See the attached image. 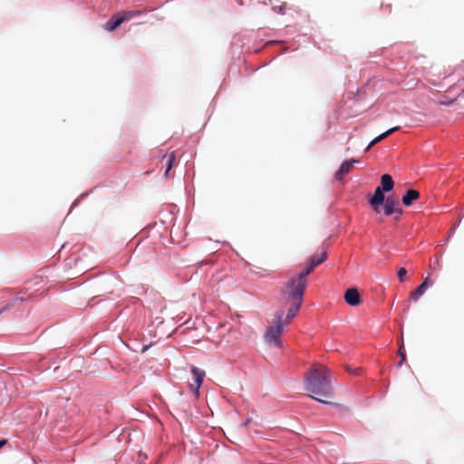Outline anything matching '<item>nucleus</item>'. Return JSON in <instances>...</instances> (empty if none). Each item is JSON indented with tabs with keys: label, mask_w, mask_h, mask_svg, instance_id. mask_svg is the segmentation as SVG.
I'll return each instance as SVG.
<instances>
[{
	"label": "nucleus",
	"mask_w": 464,
	"mask_h": 464,
	"mask_svg": "<svg viewBox=\"0 0 464 464\" xmlns=\"http://www.w3.org/2000/svg\"><path fill=\"white\" fill-rule=\"evenodd\" d=\"M304 390L314 400L324 403L331 404L328 399L334 396L332 386V374L329 369L324 365H314L305 373Z\"/></svg>",
	"instance_id": "1"
},
{
	"label": "nucleus",
	"mask_w": 464,
	"mask_h": 464,
	"mask_svg": "<svg viewBox=\"0 0 464 464\" xmlns=\"http://www.w3.org/2000/svg\"><path fill=\"white\" fill-rule=\"evenodd\" d=\"M307 285V276L304 272L290 277L282 287V306L286 312V324L297 314L304 300V294Z\"/></svg>",
	"instance_id": "2"
},
{
	"label": "nucleus",
	"mask_w": 464,
	"mask_h": 464,
	"mask_svg": "<svg viewBox=\"0 0 464 464\" xmlns=\"http://www.w3.org/2000/svg\"><path fill=\"white\" fill-rule=\"evenodd\" d=\"M285 309L279 308L274 314L269 325L265 332L264 340L270 345L276 348L282 347L281 335L285 327L289 324H286V316L284 318Z\"/></svg>",
	"instance_id": "3"
},
{
	"label": "nucleus",
	"mask_w": 464,
	"mask_h": 464,
	"mask_svg": "<svg viewBox=\"0 0 464 464\" xmlns=\"http://www.w3.org/2000/svg\"><path fill=\"white\" fill-rule=\"evenodd\" d=\"M191 381H188V386L196 398L199 397V388L202 385L206 372L194 365L190 366Z\"/></svg>",
	"instance_id": "4"
},
{
	"label": "nucleus",
	"mask_w": 464,
	"mask_h": 464,
	"mask_svg": "<svg viewBox=\"0 0 464 464\" xmlns=\"http://www.w3.org/2000/svg\"><path fill=\"white\" fill-rule=\"evenodd\" d=\"M383 213L386 216L394 215V219H398L401 215L399 208V202L392 197H388L383 202Z\"/></svg>",
	"instance_id": "5"
},
{
	"label": "nucleus",
	"mask_w": 464,
	"mask_h": 464,
	"mask_svg": "<svg viewBox=\"0 0 464 464\" xmlns=\"http://www.w3.org/2000/svg\"><path fill=\"white\" fill-rule=\"evenodd\" d=\"M326 257L327 254L325 251L321 252L319 255L312 256L309 259V263L302 272H304L308 276L317 266L326 260Z\"/></svg>",
	"instance_id": "6"
},
{
	"label": "nucleus",
	"mask_w": 464,
	"mask_h": 464,
	"mask_svg": "<svg viewBox=\"0 0 464 464\" xmlns=\"http://www.w3.org/2000/svg\"><path fill=\"white\" fill-rule=\"evenodd\" d=\"M385 200V197L383 194V190L381 187H377L373 196L370 199V205L373 208V210L377 213H380L381 206L383 204Z\"/></svg>",
	"instance_id": "7"
},
{
	"label": "nucleus",
	"mask_w": 464,
	"mask_h": 464,
	"mask_svg": "<svg viewBox=\"0 0 464 464\" xmlns=\"http://www.w3.org/2000/svg\"><path fill=\"white\" fill-rule=\"evenodd\" d=\"M344 300L351 306H357L361 304V297L356 288H349L344 293Z\"/></svg>",
	"instance_id": "8"
},
{
	"label": "nucleus",
	"mask_w": 464,
	"mask_h": 464,
	"mask_svg": "<svg viewBox=\"0 0 464 464\" xmlns=\"http://www.w3.org/2000/svg\"><path fill=\"white\" fill-rule=\"evenodd\" d=\"M357 160L352 159L350 160H345L341 164L340 169L336 171L334 177L337 180L342 181L344 175L351 172L353 169V164L356 163Z\"/></svg>",
	"instance_id": "9"
},
{
	"label": "nucleus",
	"mask_w": 464,
	"mask_h": 464,
	"mask_svg": "<svg viewBox=\"0 0 464 464\" xmlns=\"http://www.w3.org/2000/svg\"><path fill=\"white\" fill-rule=\"evenodd\" d=\"M430 285H432V282H430L429 277H426L423 282L411 293V298L417 301L425 293Z\"/></svg>",
	"instance_id": "10"
},
{
	"label": "nucleus",
	"mask_w": 464,
	"mask_h": 464,
	"mask_svg": "<svg viewBox=\"0 0 464 464\" xmlns=\"http://www.w3.org/2000/svg\"><path fill=\"white\" fill-rule=\"evenodd\" d=\"M121 16L119 13L113 14L105 24V29L112 32L116 30L122 24Z\"/></svg>",
	"instance_id": "11"
},
{
	"label": "nucleus",
	"mask_w": 464,
	"mask_h": 464,
	"mask_svg": "<svg viewBox=\"0 0 464 464\" xmlns=\"http://www.w3.org/2000/svg\"><path fill=\"white\" fill-rule=\"evenodd\" d=\"M176 237H172V234H160V237L161 240V244L163 246H167L169 243H177L179 244L180 240L183 238L184 234H175Z\"/></svg>",
	"instance_id": "12"
},
{
	"label": "nucleus",
	"mask_w": 464,
	"mask_h": 464,
	"mask_svg": "<svg viewBox=\"0 0 464 464\" xmlns=\"http://www.w3.org/2000/svg\"><path fill=\"white\" fill-rule=\"evenodd\" d=\"M394 187V182L391 175L383 174L381 178V188L385 191H391Z\"/></svg>",
	"instance_id": "13"
},
{
	"label": "nucleus",
	"mask_w": 464,
	"mask_h": 464,
	"mask_svg": "<svg viewBox=\"0 0 464 464\" xmlns=\"http://www.w3.org/2000/svg\"><path fill=\"white\" fill-rule=\"evenodd\" d=\"M420 197L419 191L415 189L407 190L406 194L402 197V203L405 206H411L412 201L418 199Z\"/></svg>",
	"instance_id": "14"
},
{
	"label": "nucleus",
	"mask_w": 464,
	"mask_h": 464,
	"mask_svg": "<svg viewBox=\"0 0 464 464\" xmlns=\"http://www.w3.org/2000/svg\"><path fill=\"white\" fill-rule=\"evenodd\" d=\"M144 12L141 10L119 12L123 23L132 19L133 17L139 16V15L142 14Z\"/></svg>",
	"instance_id": "15"
},
{
	"label": "nucleus",
	"mask_w": 464,
	"mask_h": 464,
	"mask_svg": "<svg viewBox=\"0 0 464 464\" xmlns=\"http://www.w3.org/2000/svg\"><path fill=\"white\" fill-rule=\"evenodd\" d=\"M165 159H167V168H166L164 175L168 176L169 170L171 169V168L173 166V162H174L176 157H175L174 153H170L169 155H164L162 157V160H165Z\"/></svg>",
	"instance_id": "16"
},
{
	"label": "nucleus",
	"mask_w": 464,
	"mask_h": 464,
	"mask_svg": "<svg viewBox=\"0 0 464 464\" xmlns=\"http://www.w3.org/2000/svg\"><path fill=\"white\" fill-rule=\"evenodd\" d=\"M398 354L401 357V361L398 363V366L401 367L402 365V363L404 362V361L406 360V353H405V351H404V344H403L402 339H401V341H400V345H399V349H398Z\"/></svg>",
	"instance_id": "17"
},
{
	"label": "nucleus",
	"mask_w": 464,
	"mask_h": 464,
	"mask_svg": "<svg viewBox=\"0 0 464 464\" xmlns=\"http://www.w3.org/2000/svg\"><path fill=\"white\" fill-rule=\"evenodd\" d=\"M17 301L24 302V297H15L12 301L8 302L2 309H0V314H2L4 311L9 309L11 306H13Z\"/></svg>",
	"instance_id": "18"
},
{
	"label": "nucleus",
	"mask_w": 464,
	"mask_h": 464,
	"mask_svg": "<svg viewBox=\"0 0 464 464\" xmlns=\"http://www.w3.org/2000/svg\"><path fill=\"white\" fill-rule=\"evenodd\" d=\"M399 129H400L399 126L393 127V128L389 129L385 132L380 134L382 140H384L385 138H387L389 135L392 134L393 132L397 131Z\"/></svg>",
	"instance_id": "19"
},
{
	"label": "nucleus",
	"mask_w": 464,
	"mask_h": 464,
	"mask_svg": "<svg viewBox=\"0 0 464 464\" xmlns=\"http://www.w3.org/2000/svg\"><path fill=\"white\" fill-rule=\"evenodd\" d=\"M380 141H382V139L379 136H377L375 139H373L370 144L367 146V148L365 149V151H368L370 150L374 145H376L377 143H379Z\"/></svg>",
	"instance_id": "20"
},
{
	"label": "nucleus",
	"mask_w": 464,
	"mask_h": 464,
	"mask_svg": "<svg viewBox=\"0 0 464 464\" xmlns=\"http://www.w3.org/2000/svg\"><path fill=\"white\" fill-rule=\"evenodd\" d=\"M407 275V270L404 267H401L398 270V278L401 282H402Z\"/></svg>",
	"instance_id": "21"
},
{
	"label": "nucleus",
	"mask_w": 464,
	"mask_h": 464,
	"mask_svg": "<svg viewBox=\"0 0 464 464\" xmlns=\"http://www.w3.org/2000/svg\"><path fill=\"white\" fill-rule=\"evenodd\" d=\"M7 443V440H0V449L4 447Z\"/></svg>",
	"instance_id": "22"
},
{
	"label": "nucleus",
	"mask_w": 464,
	"mask_h": 464,
	"mask_svg": "<svg viewBox=\"0 0 464 464\" xmlns=\"http://www.w3.org/2000/svg\"><path fill=\"white\" fill-rule=\"evenodd\" d=\"M464 82V77L461 80H459V82Z\"/></svg>",
	"instance_id": "23"
}]
</instances>
